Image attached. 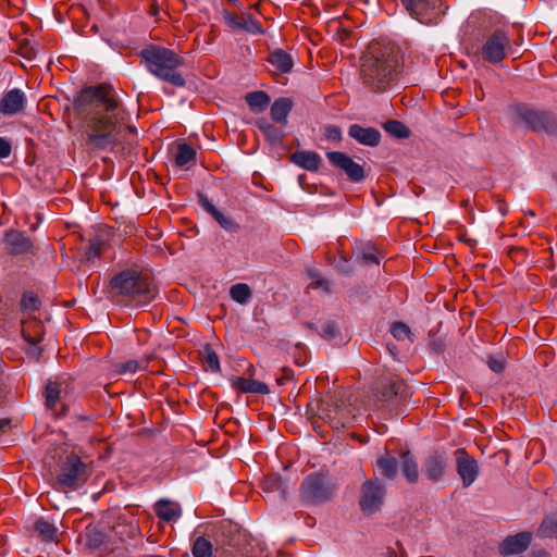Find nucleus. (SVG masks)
Wrapping results in <instances>:
<instances>
[{
	"label": "nucleus",
	"mask_w": 557,
	"mask_h": 557,
	"mask_svg": "<svg viewBox=\"0 0 557 557\" xmlns=\"http://www.w3.org/2000/svg\"><path fill=\"white\" fill-rule=\"evenodd\" d=\"M292 162L308 170L317 171L321 164V157L314 151L299 150L292 154Z\"/></svg>",
	"instance_id": "obj_24"
},
{
	"label": "nucleus",
	"mask_w": 557,
	"mask_h": 557,
	"mask_svg": "<svg viewBox=\"0 0 557 557\" xmlns=\"http://www.w3.org/2000/svg\"><path fill=\"white\" fill-rule=\"evenodd\" d=\"M193 555L195 557H212V544L207 539L199 536L193 545Z\"/></svg>",
	"instance_id": "obj_39"
},
{
	"label": "nucleus",
	"mask_w": 557,
	"mask_h": 557,
	"mask_svg": "<svg viewBox=\"0 0 557 557\" xmlns=\"http://www.w3.org/2000/svg\"><path fill=\"white\" fill-rule=\"evenodd\" d=\"M198 202L226 232L233 233L239 230V225L231 216L216 209L206 195L199 194Z\"/></svg>",
	"instance_id": "obj_17"
},
{
	"label": "nucleus",
	"mask_w": 557,
	"mask_h": 557,
	"mask_svg": "<svg viewBox=\"0 0 557 557\" xmlns=\"http://www.w3.org/2000/svg\"><path fill=\"white\" fill-rule=\"evenodd\" d=\"M245 100L249 108L255 112H262L270 103L269 95L262 90L248 92Z\"/></svg>",
	"instance_id": "obj_32"
},
{
	"label": "nucleus",
	"mask_w": 557,
	"mask_h": 557,
	"mask_svg": "<svg viewBox=\"0 0 557 557\" xmlns=\"http://www.w3.org/2000/svg\"><path fill=\"white\" fill-rule=\"evenodd\" d=\"M400 468L403 474L409 483H417L419 479L418 465L409 450L400 455Z\"/></svg>",
	"instance_id": "obj_27"
},
{
	"label": "nucleus",
	"mask_w": 557,
	"mask_h": 557,
	"mask_svg": "<svg viewBox=\"0 0 557 557\" xmlns=\"http://www.w3.org/2000/svg\"><path fill=\"white\" fill-rule=\"evenodd\" d=\"M196 150L186 143H178L174 152V162L180 168H188L195 163Z\"/></svg>",
	"instance_id": "obj_28"
},
{
	"label": "nucleus",
	"mask_w": 557,
	"mask_h": 557,
	"mask_svg": "<svg viewBox=\"0 0 557 557\" xmlns=\"http://www.w3.org/2000/svg\"><path fill=\"white\" fill-rule=\"evenodd\" d=\"M4 249L12 256L35 253V246L32 239L24 233L17 230H8L3 237Z\"/></svg>",
	"instance_id": "obj_13"
},
{
	"label": "nucleus",
	"mask_w": 557,
	"mask_h": 557,
	"mask_svg": "<svg viewBox=\"0 0 557 557\" xmlns=\"http://www.w3.org/2000/svg\"><path fill=\"white\" fill-rule=\"evenodd\" d=\"M87 536L88 545L92 548L100 547L104 542V535L98 530H91Z\"/></svg>",
	"instance_id": "obj_49"
},
{
	"label": "nucleus",
	"mask_w": 557,
	"mask_h": 557,
	"mask_svg": "<svg viewBox=\"0 0 557 557\" xmlns=\"http://www.w3.org/2000/svg\"><path fill=\"white\" fill-rule=\"evenodd\" d=\"M539 537H556L557 539V513L543 519L537 529Z\"/></svg>",
	"instance_id": "obj_34"
},
{
	"label": "nucleus",
	"mask_w": 557,
	"mask_h": 557,
	"mask_svg": "<svg viewBox=\"0 0 557 557\" xmlns=\"http://www.w3.org/2000/svg\"><path fill=\"white\" fill-rule=\"evenodd\" d=\"M406 384L400 380L382 381L373 391L375 401L389 405L394 399L401 395Z\"/></svg>",
	"instance_id": "obj_16"
},
{
	"label": "nucleus",
	"mask_w": 557,
	"mask_h": 557,
	"mask_svg": "<svg viewBox=\"0 0 557 557\" xmlns=\"http://www.w3.org/2000/svg\"><path fill=\"white\" fill-rule=\"evenodd\" d=\"M231 385L233 388L242 393L265 395L270 392L267 384L252 379H246L240 376L232 377Z\"/></svg>",
	"instance_id": "obj_21"
},
{
	"label": "nucleus",
	"mask_w": 557,
	"mask_h": 557,
	"mask_svg": "<svg viewBox=\"0 0 557 557\" xmlns=\"http://www.w3.org/2000/svg\"><path fill=\"white\" fill-rule=\"evenodd\" d=\"M223 17H224V20H225V22L227 23L228 26H231V27H233L235 29H238L239 16L232 15L231 13L225 11L223 13Z\"/></svg>",
	"instance_id": "obj_52"
},
{
	"label": "nucleus",
	"mask_w": 557,
	"mask_h": 557,
	"mask_svg": "<svg viewBox=\"0 0 557 557\" xmlns=\"http://www.w3.org/2000/svg\"><path fill=\"white\" fill-rule=\"evenodd\" d=\"M391 333L394 336V338H396L397 341H405V339H409L410 342L413 341L411 338L410 327L403 322H395L391 326Z\"/></svg>",
	"instance_id": "obj_42"
},
{
	"label": "nucleus",
	"mask_w": 557,
	"mask_h": 557,
	"mask_svg": "<svg viewBox=\"0 0 557 557\" xmlns=\"http://www.w3.org/2000/svg\"><path fill=\"white\" fill-rule=\"evenodd\" d=\"M385 495L384 485L367 480L361 486L359 506L364 513L371 515L380 510Z\"/></svg>",
	"instance_id": "obj_10"
},
{
	"label": "nucleus",
	"mask_w": 557,
	"mask_h": 557,
	"mask_svg": "<svg viewBox=\"0 0 557 557\" xmlns=\"http://www.w3.org/2000/svg\"><path fill=\"white\" fill-rule=\"evenodd\" d=\"M22 335L27 343L36 345L42 339L41 323L39 321H23Z\"/></svg>",
	"instance_id": "obj_31"
},
{
	"label": "nucleus",
	"mask_w": 557,
	"mask_h": 557,
	"mask_svg": "<svg viewBox=\"0 0 557 557\" xmlns=\"http://www.w3.org/2000/svg\"><path fill=\"white\" fill-rule=\"evenodd\" d=\"M67 384L65 381H49L46 385V406L48 409L55 411L58 403L66 393Z\"/></svg>",
	"instance_id": "obj_23"
},
{
	"label": "nucleus",
	"mask_w": 557,
	"mask_h": 557,
	"mask_svg": "<svg viewBox=\"0 0 557 557\" xmlns=\"http://www.w3.org/2000/svg\"><path fill=\"white\" fill-rule=\"evenodd\" d=\"M111 287L116 294L128 297L137 306L148 305L157 293L151 278L136 270H125L113 276Z\"/></svg>",
	"instance_id": "obj_4"
},
{
	"label": "nucleus",
	"mask_w": 557,
	"mask_h": 557,
	"mask_svg": "<svg viewBox=\"0 0 557 557\" xmlns=\"http://www.w3.org/2000/svg\"><path fill=\"white\" fill-rule=\"evenodd\" d=\"M293 101L289 98L281 97L274 100L271 106V119L282 125L287 124V117L293 109Z\"/></svg>",
	"instance_id": "obj_26"
},
{
	"label": "nucleus",
	"mask_w": 557,
	"mask_h": 557,
	"mask_svg": "<svg viewBox=\"0 0 557 557\" xmlns=\"http://www.w3.org/2000/svg\"><path fill=\"white\" fill-rule=\"evenodd\" d=\"M323 135L325 139L334 143H339L343 138L341 127L336 125H326L323 128Z\"/></svg>",
	"instance_id": "obj_47"
},
{
	"label": "nucleus",
	"mask_w": 557,
	"mask_h": 557,
	"mask_svg": "<svg viewBox=\"0 0 557 557\" xmlns=\"http://www.w3.org/2000/svg\"><path fill=\"white\" fill-rule=\"evenodd\" d=\"M148 361H138V360H128L119 366L120 374H134L140 370H145L147 368Z\"/></svg>",
	"instance_id": "obj_41"
},
{
	"label": "nucleus",
	"mask_w": 557,
	"mask_h": 557,
	"mask_svg": "<svg viewBox=\"0 0 557 557\" xmlns=\"http://www.w3.org/2000/svg\"><path fill=\"white\" fill-rule=\"evenodd\" d=\"M326 157L332 165L342 170L347 178L354 183H359L364 178V169L355 162L348 154L339 151H331Z\"/></svg>",
	"instance_id": "obj_12"
},
{
	"label": "nucleus",
	"mask_w": 557,
	"mask_h": 557,
	"mask_svg": "<svg viewBox=\"0 0 557 557\" xmlns=\"http://www.w3.org/2000/svg\"><path fill=\"white\" fill-rule=\"evenodd\" d=\"M203 354V361L207 369H210L212 372H219L221 368L216 352L207 346Z\"/></svg>",
	"instance_id": "obj_44"
},
{
	"label": "nucleus",
	"mask_w": 557,
	"mask_h": 557,
	"mask_svg": "<svg viewBox=\"0 0 557 557\" xmlns=\"http://www.w3.org/2000/svg\"><path fill=\"white\" fill-rule=\"evenodd\" d=\"M456 470L462 481L463 487H469L479 475V466L476 460L470 456L463 448L455 451Z\"/></svg>",
	"instance_id": "obj_14"
},
{
	"label": "nucleus",
	"mask_w": 557,
	"mask_h": 557,
	"mask_svg": "<svg viewBox=\"0 0 557 557\" xmlns=\"http://www.w3.org/2000/svg\"><path fill=\"white\" fill-rule=\"evenodd\" d=\"M447 467V457L445 453L432 451L422 463L424 475L432 482H438L443 479Z\"/></svg>",
	"instance_id": "obj_15"
},
{
	"label": "nucleus",
	"mask_w": 557,
	"mask_h": 557,
	"mask_svg": "<svg viewBox=\"0 0 557 557\" xmlns=\"http://www.w3.org/2000/svg\"><path fill=\"white\" fill-rule=\"evenodd\" d=\"M267 488L270 491H280L282 497H284V488L281 479L274 476L265 481Z\"/></svg>",
	"instance_id": "obj_50"
},
{
	"label": "nucleus",
	"mask_w": 557,
	"mask_h": 557,
	"mask_svg": "<svg viewBox=\"0 0 557 557\" xmlns=\"http://www.w3.org/2000/svg\"><path fill=\"white\" fill-rule=\"evenodd\" d=\"M103 245L100 242L90 243L88 249L85 252V259L87 261H94L102 253Z\"/></svg>",
	"instance_id": "obj_48"
},
{
	"label": "nucleus",
	"mask_w": 557,
	"mask_h": 557,
	"mask_svg": "<svg viewBox=\"0 0 557 557\" xmlns=\"http://www.w3.org/2000/svg\"><path fill=\"white\" fill-rule=\"evenodd\" d=\"M380 557H397L394 550H387L386 553L381 554Z\"/></svg>",
	"instance_id": "obj_54"
},
{
	"label": "nucleus",
	"mask_w": 557,
	"mask_h": 557,
	"mask_svg": "<svg viewBox=\"0 0 557 557\" xmlns=\"http://www.w3.org/2000/svg\"><path fill=\"white\" fill-rule=\"evenodd\" d=\"M376 467L382 476L393 480L397 474L398 462L394 456L385 454L377 458Z\"/></svg>",
	"instance_id": "obj_29"
},
{
	"label": "nucleus",
	"mask_w": 557,
	"mask_h": 557,
	"mask_svg": "<svg viewBox=\"0 0 557 557\" xmlns=\"http://www.w3.org/2000/svg\"><path fill=\"white\" fill-rule=\"evenodd\" d=\"M76 106L86 113L84 135L88 149L111 151L121 143L120 134L127 114L112 86L100 84L84 88Z\"/></svg>",
	"instance_id": "obj_1"
},
{
	"label": "nucleus",
	"mask_w": 557,
	"mask_h": 557,
	"mask_svg": "<svg viewBox=\"0 0 557 557\" xmlns=\"http://www.w3.org/2000/svg\"><path fill=\"white\" fill-rule=\"evenodd\" d=\"M348 135L357 143L369 147H376L381 141V133L379 129L374 127H363L359 124H351L348 128Z\"/></svg>",
	"instance_id": "obj_20"
},
{
	"label": "nucleus",
	"mask_w": 557,
	"mask_h": 557,
	"mask_svg": "<svg viewBox=\"0 0 557 557\" xmlns=\"http://www.w3.org/2000/svg\"><path fill=\"white\" fill-rule=\"evenodd\" d=\"M230 295L234 301L245 305L251 298V289L247 284L237 283L231 287Z\"/></svg>",
	"instance_id": "obj_36"
},
{
	"label": "nucleus",
	"mask_w": 557,
	"mask_h": 557,
	"mask_svg": "<svg viewBox=\"0 0 557 557\" xmlns=\"http://www.w3.org/2000/svg\"><path fill=\"white\" fill-rule=\"evenodd\" d=\"M238 29L245 30L249 34H262L263 29L258 21H256L250 14L244 13L239 15Z\"/></svg>",
	"instance_id": "obj_37"
},
{
	"label": "nucleus",
	"mask_w": 557,
	"mask_h": 557,
	"mask_svg": "<svg viewBox=\"0 0 557 557\" xmlns=\"http://www.w3.org/2000/svg\"><path fill=\"white\" fill-rule=\"evenodd\" d=\"M256 125L269 143L272 145H280L282 143L284 138V133L282 129L277 128L265 119L257 120Z\"/></svg>",
	"instance_id": "obj_30"
},
{
	"label": "nucleus",
	"mask_w": 557,
	"mask_h": 557,
	"mask_svg": "<svg viewBox=\"0 0 557 557\" xmlns=\"http://www.w3.org/2000/svg\"><path fill=\"white\" fill-rule=\"evenodd\" d=\"M10 421L8 419H1L0 420V432H4L5 429L9 426Z\"/></svg>",
	"instance_id": "obj_53"
},
{
	"label": "nucleus",
	"mask_w": 557,
	"mask_h": 557,
	"mask_svg": "<svg viewBox=\"0 0 557 557\" xmlns=\"http://www.w3.org/2000/svg\"><path fill=\"white\" fill-rule=\"evenodd\" d=\"M398 54L391 47H372L362 57L363 83L375 90H384L397 75Z\"/></svg>",
	"instance_id": "obj_2"
},
{
	"label": "nucleus",
	"mask_w": 557,
	"mask_h": 557,
	"mask_svg": "<svg viewBox=\"0 0 557 557\" xmlns=\"http://www.w3.org/2000/svg\"><path fill=\"white\" fill-rule=\"evenodd\" d=\"M268 62L274 67L275 73H289L294 66L293 57L282 49L270 52Z\"/></svg>",
	"instance_id": "obj_25"
},
{
	"label": "nucleus",
	"mask_w": 557,
	"mask_h": 557,
	"mask_svg": "<svg viewBox=\"0 0 557 557\" xmlns=\"http://www.w3.org/2000/svg\"><path fill=\"white\" fill-rule=\"evenodd\" d=\"M360 258L362 263L366 265L375 264L379 265L380 258L373 247H367L361 251Z\"/></svg>",
	"instance_id": "obj_46"
},
{
	"label": "nucleus",
	"mask_w": 557,
	"mask_h": 557,
	"mask_svg": "<svg viewBox=\"0 0 557 557\" xmlns=\"http://www.w3.org/2000/svg\"><path fill=\"white\" fill-rule=\"evenodd\" d=\"M509 46L510 40L507 34L503 30H495L483 45L482 55L490 63L502 62Z\"/></svg>",
	"instance_id": "obj_11"
},
{
	"label": "nucleus",
	"mask_w": 557,
	"mask_h": 557,
	"mask_svg": "<svg viewBox=\"0 0 557 557\" xmlns=\"http://www.w3.org/2000/svg\"><path fill=\"white\" fill-rule=\"evenodd\" d=\"M532 540L529 532H521L516 535L507 536L499 546V553L503 556L518 555L527 550Z\"/></svg>",
	"instance_id": "obj_19"
},
{
	"label": "nucleus",
	"mask_w": 557,
	"mask_h": 557,
	"mask_svg": "<svg viewBox=\"0 0 557 557\" xmlns=\"http://www.w3.org/2000/svg\"><path fill=\"white\" fill-rule=\"evenodd\" d=\"M11 152V143L7 138L0 137V159H5L10 157Z\"/></svg>",
	"instance_id": "obj_51"
},
{
	"label": "nucleus",
	"mask_w": 557,
	"mask_h": 557,
	"mask_svg": "<svg viewBox=\"0 0 557 557\" xmlns=\"http://www.w3.org/2000/svg\"><path fill=\"white\" fill-rule=\"evenodd\" d=\"M307 326L311 330H315L325 339H332L338 333L337 325L332 321L324 322L321 326V331H319L318 326L313 323H308Z\"/></svg>",
	"instance_id": "obj_40"
},
{
	"label": "nucleus",
	"mask_w": 557,
	"mask_h": 557,
	"mask_svg": "<svg viewBox=\"0 0 557 557\" xmlns=\"http://www.w3.org/2000/svg\"><path fill=\"white\" fill-rule=\"evenodd\" d=\"M517 114L519 120L534 132H544L552 135L557 134V119L549 112L534 110L528 107H519Z\"/></svg>",
	"instance_id": "obj_9"
},
{
	"label": "nucleus",
	"mask_w": 557,
	"mask_h": 557,
	"mask_svg": "<svg viewBox=\"0 0 557 557\" xmlns=\"http://www.w3.org/2000/svg\"><path fill=\"white\" fill-rule=\"evenodd\" d=\"M39 306L40 300L33 292H26L22 295L21 310L24 313L32 314L39 309Z\"/></svg>",
	"instance_id": "obj_38"
},
{
	"label": "nucleus",
	"mask_w": 557,
	"mask_h": 557,
	"mask_svg": "<svg viewBox=\"0 0 557 557\" xmlns=\"http://www.w3.org/2000/svg\"><path fill=\"white\" fill-rule=\"evenodd\" d=\"M539 557H547V554L545 552H542L539 554Z\"/></svg>",
	"instance_id": "obj_55"
},
{
	"label": "nucleus",
	"mask_w": 557,
	"mask_h": 557,
	"mask_svg": "<svg viewBox=\"0 0 557 557\" xmlns=\"http://www.w3.org/2000/svg\"><path fill=\"white\" fill-rule=\"evenodd\" d=\"M150 74L172 84L175 87L185 86L186 82L178 69L184 65V59L171 49L151 45L139 53Z\"/></svg>",
	"instance_id": "obj_3"
},
{
	"label": "nucleus",
	"mask_w": 557,
	"mask_h": 557,
	"mask_svg": "<svg viewBox=\"0 0 557 557\" xmlns=\"http://www.w3.org/2000/svg\"><path fill=\"white\" fill-rule=\"evenodd\" d=\"M65 411H66V407H64V406H63V412H62V414H64V413H65Z\"/></svg>",
	"instance_id": "obj_56"
},
{
	"label": "nucleus",
	"mask_w": 557,
	"mask_h": 557,
	"mask_svg": "<svg viewBox=\"0 0 557 557\" xmlns=\"http://www.w3.org/2000/svg\"><path fill=\"white\" fill-rule=\"evenodd\" d=\"M156 515L165 522L176 521L182 516V508L180 504L169 500L160 499L154 504Z\"/></svg>",
	"instance_id": "obj_22"
},
{
	"label": "nucleus",
	"mask_w": 557,
	"mask_h": 557,
	"mask_svg": "<svg viewBox=\"0 0 557 557\" xmlns=\"http://www.w3.org/2000/svg\"><path fill=\"white\" fill-rule=\"evenodd\" d=\"M409 14L421 24L435 25L441 21V0H400Z\"/></svg>",
	"instance_id": "obj_8"
},
{
	"label": "nucleus",
	"mask_w": 557,
	"mask_h": 557,
	"mask_svg": "<svg viewBox=\"0 0 557 557\" xmlns=\"http://www.w3.org/2000/svg\"><path fill=\"white\" fill-rule=\"evenodd\" d=\"M336 491L330 478L320 473L306 476L300 485V496L304 503L319 505L332 498Z\"/></svg>",
	"instance_id": "obj_6"
},
{
	"label": "nucleus",
	"mask_w": 557,
	"mask_h": 557,
	"mask_svg": "<svg viewBox=\"0 0 557 557\" xmlns=\"http://www.w3.org/2000/svg\"><path fill=\"white\" fill-rule=\"evenodd\" d=\"M384 129L392 136L404 139L410 135V129L400 121L389 120L383 124Z\"/></svg>",
	"instance_id": "obj_35"
},
{
	"label": "nucleus",
	"mask_w": 557,
	"mask_h": 557,
	"mask_svg": "<svg viewBox=\"0 0 557 557\" xmlns=\"http://www.w3.org/2000/svg\"><path fill=\"white\" fill-rule=\"evenodd\" d=\"M320 417L325 420L332 429L342 430L347 428L356 418V408L345 404L337 397H329L321 401L319 407Z\"/></svg>",
	"instance_id": "obj_7"
},
{
	"label": "nucleus",
	"mask_w": 557,
	"mask_h": 557,
	"mask_svg": "<svg viewBox=\"0 0 557 557\" xmlns=\"http://www.w3.org/2000/svg\"><path fill=\"white\" fill-rule=\"evenodd\" d=\"M35 531L44 542H53L58 536V529L52 523L44 519L36 521Z\"/></svg>",
	"instance_id": "obj_33"
},
{
	"label": "nucleus",
	"mask_w": 557,
	"mask_h": 557,
	"mask_svg": "<svg viewBox=\"0 0 557 557\" xmlns=\"http://www.w3.org/2000/svg\"><path fill=\"white\" fill-rule=\"evenodd\" d=\"M90 476V469L77 455H66L60 462L55 484L62 490H78Z\"/></svg>",
	"instance_id": "obj_5"
},
{
	"label": "nucleus",
	"mask_w": 557,
	"mask_h": 557,
	"mask_svg": "<svg viewBox=\"0 0 557 557\" xmlns=\"http://www.w3.org/2000/svg\"><path fill=\"white\" fill-rule=\"evenodd\" d=\"M506 358L503 354H499L497 356H490L487 359V366L488 368L495 372L500 373L505 369Z\"/></svg>",
	"instance_id": "obj_45"
},
{
	"label": "nucleus",
	"mask_w": 557,
	"mask_h": 557,
	"mask_svg": "<svg viewBox=\"0 0 557 557\" xmlns=\"http://www.w3.org/2000/svg\"><path fill=\"white\" fill-rule=\"evenodd\" d=\"M309 276L311 278V283L309 284V287H311L313 289H321L324 293L330 292L329 281L325 280L318 271L310 270Z\"/></svg>",
	"instance_id": "obj_43"
},
{
	"label": "nucleus",
	"mask_w": 557,
	"mask_h": 557,
	"mask_svg": "<svg viewBox=\"0 0 557 557\" xmlns=\"http://www.w3.org/2000/svg\"><path fill=\"white\" fill-rule=\"evenodd\" d=\"M26 96L18 88L7 91L0 100V113L3 115H13L24 110Z\"/></svg>",
	"instance_id": "obj_18"
}]
</instances>
